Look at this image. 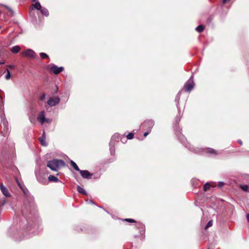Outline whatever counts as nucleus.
<instances>
[{"instance_id": "5", "label": "nucleus", "mask_w": 249, "mask_h": 249, "mask_svg": "<svg viewBox=\"0 0 249 249\" xmlns=\"http://www.w3.org/2000/svg\"><path fill=\"white\" fill-rule=\"evenodd\" d=\"M50 70L55 74H57L64 70L63 67H58L56 65L51 64L49 66Z\"/></svg>"}, {"instance_id": "19", "label": "nucleus", "mask_w": 249, "mask_h": 249, "mask_svg": "<svg viewBox=\"0 0 249 249\" xmlns=\"http://www.w3.org/2000/svg\"><path fill=\"white\" fill-rule=\"evenodd\" d=\"M241 188H242V189L245 191V192H249V186L247 185H242L241 186Z\"/></svg>"}, {"instance_id": "9", "label": "nucleus", "mask_w": 249, "mask_h": 249, "mask_svg": "<svg viewBox=\"0 0 249 249\" xmlns=\"http://www.w3.org/2000/svg\"><path fill=\"white\" fill-rule=\"evenodd\" d=\"M45 139H46L45 134V132L44 131L41 137H40L39 139L41 145L43 146H47V143L46 142Z\"/></svg>"}, {"instance_id": "32", "label": "nucleus", "mask_w": 249, "mask_h": 249, "mask_svg": "<svg viewBox=\"0 0 249 249\" xmlns=\"http://www.w3.org/2000/svg\"><path fill=\"white\" fill-rule=\"evenodd\" d=\"M149 134V132H145L144 133L143 135L144 137H146L147 136V135Z\"/></svg>"}, {"instance_id": "22", "label": "nucleus", "mask_w": 249, "mask_h": 249, "mask_svg": "<svg viewBox=\"0 0 249 249\" xmlns=\"http://www.w3.org/2000/svg\"><path fill=\"white\" fill-rule=\"evenodd\" d=\"M210 187V185L209 183L207 182V183H205V185H204L203 189L205 191H206L209 189Z\"/></svg>"}, {"instance_id": "27", "label": "nucleus", "mask_w": 249, "mask_h": 249, "mask_svg": "<svg viewBox=\"0 0 249 249\" xmlns=\"http://www.w3.org/2000/svg\"><path fill=\"white\" fill-rule=\"evenodd\" d=\"M124 220H125L126 221H128L129 222H135V220H134L133 219H131V218L125 219H124Z\"/></svg>"}, {"instance_id": "8", "label": "nucleus", "mask_w": 249, "mask_h": 249, "mask_svg": "<svg viewBox=\"0 0 249 249\" xmlns=\"http://www.w3.org/2000/svg\"><path fill=\"white\" fill-rule=\"evenodd\" d=\"M0 190L3 195L7 197L10 196L8 189L4 186H3L2 184H1L0 185Z\"/></svg>"}, {"instance_id": "34", "label": "nucleus", "mask_w": 249, "mask_h": 249, "mask_svg": "<svg viewBox=\"0 0 249 249\" xmlns=\"http://www.w3.org/2000/svg\"><path fill=\"white\" fill-rule=\"evenodd\" d=\"M3 111V109L2 108L0 107V114L1 113V112H2Z\"/></svg>"}, {"instance_id": "7", "label": "nucleus", "mask_w": 249, "mask_h": 249, "mask_svg": "<svg viewBox=\"0 0 249 249\" xmlns=\"http://www.w3.org/2000/svg\"><path fill=\"white\" fill-rule=\"evenodd\" d=\"M80 173L83 178H90L92 175L88 170H80Z\"/></svg>"}, {"instance_id": "37", "label": "nucleus", "mask_w": 249, "mask_h": 249, "mask_svg": "<svg viewBox=\"0 0 249 249\" xmlns=\"http://www.w3.org/2000/svg\"><path fill=\"white\" fill-rule=\"evenodd\" d=\"M37 179L39 182H41V180L38 177L37 178Z\"/></svg>"}, {"instance_id": "17", "label": "nucleus", "mask_w": 249, "mask_h": 249, "mask_svg": "<svg viewBox=\"0 0 249 249\" xmlns=\"http://www.w3.org/2000/svg\"><path fill=\"white\" fill-rule=\"evenodd\" d=\"M71 165L74 168V169L75 170L78 171H79L80 170L79 169V168H78V166L77 165V164L73 161L71 160Z\"/></svg>"}, {"instance_id": "41", "label": "nucleus", "mask_w": 249, "mask_h": 249, "mask_svg": "<svg viewBox=\"0 0 249 249\" xmlns=\"http://www.w3.org/2000/svg\"><path fill=\"white\" fill-rule=\"evenodd\" d=\"M1 97L0 96V100H1Z\"/></svg>"}, {"instance_id": "28", "label": "nucleus", "mask_w": 249, "mask_h": 249, "mask_svg": "<svg viewBox=\"0 0 249 249\" xmlns=\"http://www.w3.org/2000/svg\"><path fill=\"white\" fill-rule=\"evenodd\" d=\"M224 183L223 182H220L218 183V186L219 187H222L223 186H224Z\"/></svg>"}, {"instance_id": "13", "label": "nucleus", "mask_w": 249, "mask_h": 249, "mask_svg": "<svg viewBox=\"0 0 249 249\" xmlns=\"http://www.w3.org/2000/svg\"><path fill=\"white\" fill-rule=\"evenodd\" d=\"M120 137V135L118 133H116V134H114L111 138L110 144H114L113 141L116 140L117 139H119Z\"/></svg>"}, {"instance_id": "18", "label": "nucleus", "mask_w": 249, "mask_h": 249, "mask_svg": "<svg viewBox=\"0 0 249 249\" xmlns=\"http://www.w3.org/2000/svg\"><path fill=\"white\" fill-rule=\"evenodd\" d=\"M6 74L5 75V79L7 80H9L11 78V73L8 69L6 70Z\"/></svg>"}, {"instance_id": "14", "label": "nucleus", "mask_w": 249, "mask_h": 249, "mask_svg": "<svg viewBox=\"0 0 249 249\" xmlns=\"http://www.w3.org/2000/svg\"><path fill=\"white\" fill-rule=\"evenodd\" d=\"M48 180L50 181H53V182H59V179L55 176L53 175H50L48 177Z\"/></svg>"}, {"instance_id": "1", "label": "nucleus", "mask_w": 249, "mask_h": 249, "mask_svg": "<svg viewBox=\"0 0 249 249\" xmlns=\"http://www.w3.org/2000/svg\"><path fill=\"white\" fill-rule=\"evenodd\" d=\"M65 165L64 162L62 160H53L49 161L47 163V166L52 170L56 171L60 167Z\"/></svg>"}, {"instance_id": "15", "label": "nucleus", "mask_w": 249, "mask_h": 249, "mask_svg": "<svg viewBox=\"0 0 249 249\" xmlns=\"http://www.w3.org/2000/svg\"><path fill=\"white\" fill-rule=\"evenodd\" d=\"M41 14L46 17H48L49 15L48 10L45 8H42L40 10Z\"/></svg>"}, {"instance_id": "40", "label": "nucleus", "mask_w": 249, "mask_h": 249, "mask_svg": "<svg viewBox=\"0 0 249 249\" xmlns=\"http://www.w3.org/2000/svg\"><path fill=\"white\" fill-rule=\"evenodd\" d=\"M32 0V1H37V0Z\"/></svg>"}, {"instance_id": "33", "label": "nucleus", "mask_w": 249, "mask_h": 249, "mask_svg": "<svg viewBox=\"0 0 249 249\" xmlns=\"http://www.w3.org/2000/svg\"><path fill=\"white\" fill-rule=\"evenodd\" d=\"M114 151V150L112 148H110V152H111V154H113Z\"/></svg>"}, {"instance_id": "39", "label": "nucleus", "mask_w": 249, "mask_h": 249, "mask_svg": "<svg viewBox=\"0 0 249 249\" xmlns=\"http://www.w3.org/2000/svg\"><path fill=\"white\" fill-rule=\"evenodd\" d=\"M179 93L178 94V96H177V97H178V98H179Z\"/></svg>"}, {"instance_id": "20", "label": "nucleus", "mask_w": 249, "mask_h": 249, "mask_svg": "<svg viewBox=\"0 0 249 249\" xmlns=\"http://www.w3.org/2000/svg\"><path fill=\"white\" fill-rule=\"evenodd\" d=\"M39 55H40V57H41V58L43 59H47V58H49V56L46 53H39Z\"/></svg>"}, {"instance_id": "36", "label": "nucleus", "mask_w": 249, "mask_h": 249, "mask_svg": "<svg viewBox=\"0 0 249 249\" xmlns=\"http://www.w3.org/2000/svg\"><path fill=\"white\" fill-rule=\"evenodd\" d=\"M238 142H239L240 144H242V142L241 141H240V140L238 141Z\"/></svg>"}, {"instance_id": "10", "label": "nucleus", "mask_w": 249, "mask_h": 249, "mask_svg": "<svg viewBox=\"0 0 249 249\" xmlns=\"http://www.w3.org/2000/svg\"><path fill=\"white\" fill-rule=\"evenodd\" d=\"M33 8H35L38 10H41V9L42 8L40 3L38 2L37 0L36 1V2L35 4H33L31 5L30 8V11H32L33 9Z\"/></svg>"}, {"instance_id": "29", "label": "nucleus", "mask_w": 249, "mask_h": 249, "mask_svg": "<svg viewBox=\"0 0 249 249\" xmlns=\"http://www.w3.org/2000/svg\"><path fill=\"white\" fill-rule=\"evenodd\" d=\"M8 67L11 68V69H13V68H15V66L14 65H9Z\"/></svg>"}, {"instance_id": "31", "label": "nucleus", "mask_w": 249, "mask_h": 249, "mask_svg": "<svg viewBox=\"0 0 249 249\" xmlns=\"http://www.w3.org/2000/svg\"><path fill=\"white\" fill-rule=\"evenodd\" d=\"M247 219L248 221L249 222V213H248L247 215Z\"/></svg>"}, {"instance_id": "4", "label": "nucleus", "mask_w": 249, "mask_h": 249, "mask_svg": "<svg viewBox=\"0 0 249 249\" xmlns=\"http://www.w3.org/2000/svg\"><path fill=\"white\" fill-rule=\"evenodd\" d=\"M37 120L40 122L41 124H43L45 122L49 124L51 123V119L45 118L44 111H42L40 112L37 117Z\"/></svg>"}, {"instance_id": "23", "label": "nucleus", "mask_w": 249, "mask_h": 249, "mask_svg": "<svg viewBox=\"0 0 249 249\" xmlns=\"http://www.w3.org/2000/svg\"><path fill=\"white\" fill-rule=\"evenodd\" d=\"M213 225V221L210 220L208 222V223L207 224L206 226H205V229H207L209 228V227H211Z\"/></svg>"}, {"instance_id": "11", "label": "nucleus", "mask_w": 249, "mask_h": 249, "mask_svg": "<svg viewBox=\"0 0 249 249\" xmlns=\"http://www.w3.org/2000/svg\"><path fill=\"white\" fill-rule=\"evenodd\" d=\"M143 124L145 126H147L149 128V131H150L151 129L154 125V122L152 120H147L144 122Z\"/></svg>"}, {"instance_id": "38", "label": "nucleus", "mask_w": 249, "mask_h": 249, "mask_svg": "<svg viewBox=\"0 0 249 249\" xmlns=\"http://www.w3.org/2000/svg\"><path fill=\"white\" fill-rule=\"evenodd\" d=\"M4 64V62H0V64Z\"/></svg>"}, {"instance_id": "2", "label": "nucleus", "mask_w": 249, "mask_h": 249, "mask_svg": "<svg viewBox=\"0 0 249 249\" xmlns=\"http://www.w3.org/2000/svg\"><path fill=\"white\" fill-rule=\"evenodd\" d=\"M21 54L23 57H28L31 58H36V54L32 50L30 49H26L21 53Z\"/></svg>"}, {"instance_id": "3", "label": "nucleus", "mask_w": 249, "mask_h": 249, "mask_svg": "<svg viewBox=\"0 0 249 249\" xmlns=\"http://www.w3.org/2000/svg\"><path fill=\"white\" fill-rule=\"evenodd\" d=\"M194 85L193 77L192 76L185 84L183 88L187 92H190L194 88Z\"/></svg>"}, {"instance_id": "26", "label": "nucleus", "mask_w": 249, "mask_h": 249, "mask_svg": "<svg viewBox=\"0 0 249 249\" xmlns=\"http://www.w3.org/2000/svg\"><path fill=\"white\" fill-rule=\"evenodd\" d=\"M40 99L42 101H45L46 99V94L42 93L40 97Z\"/></svg>"}, {"instance_id": "24", "label": "nucleus", "mask_w": 249, "mask_h": 249, "mask_svg": "<svg viewBox=\"0 0 249 249\" xmlns=\"http://www.w3.org/2000/svg\"><path fill=\"white\" fill-rule=\"evenodd\" d=\"M207 152H208L210 154H216V151L214 150L211 148H208L207 149Z\"/></svg>"}, {"instance_id": "12", "label": "nucleus", "mask_w": 249, "mask_h": 249, "mask_svg": "<svg viewBox=\"0 0 249 249\" xmlns=\"http://www.w3.org/2000/svg\"><path fill=\"white\" fill-rule=\"evenodd\" d=\"M11 51L14 53H18L20 50V47L19 46H15L11 48Z\"/></svg>"}, {"instance_id": "21", "label": "nucleus", "mask_w": 249, "mask_h": 249, "mask_svg": "<svg viewBox=\"0 0 249 249\" xmlns=\"http://www.w3.org/2000/svg\"><path fill=\"white\" fill-rule=\"evenodd\" d=\"M196 30L199 33L202 32L204 30V27L202 25H199L196 27Z\"/></svg>"}, {"instance_id": "6", "label": "nucleus", "mask_w": 249, "mask_h": 249, "mask_svg": "<svg viewBox=\"0 0 249 249\" xmlns=\"http://www.w3.org/2000/svg\"><path fill=\"white\" fill-rule=\"evenodd\" d=\"M60 102V98L58 97L50 98L47 102L48 105L53 107L58 104Z\"/></svg>"}, {"instance_id": "25", "label": "nucleus", "mask_w": 249, "mask_h": 249, "mask_svg": "<svg viewBox=\"0 0 249 249\" xmlns=\"http://www.w3.org/2000/svg\"><path fill=\"white\" fill-rule=\"evenodd\" d=\"M134 134L132 133H129L126 136L127 138L129 140L133 139Z\"/></svg>"}, {"instance_id": "30", "label": "nucleus", "mask_w": 249, "mask_h": 249, "mask_svg": "<svg viewBox=\"0 0 249 249\" xmlns=\"http://www.w3.org/2000/svg\"><path fill=\"white\" fill-rule=\"evenodd\" d=\"M18 185L20 187V188L23 191H24L23 188H22V187L21 186L19 182H18Z\"/></svg>"}, {"instance_id": "35", "label": "nucleus", "mask_w": 249, "mask_h": 249, "mask_svg": "<svg viewBox=\"0 0 249 249\" xmlns=\"http://www.w3.org/2000/svg\"><path fill=\"white\" fill-rule=\"evenodd\" d=\"M89 202L90 203V204H94V202L92 201V200H90Z\"/></svg>"}, {"instance_id": "16", "label": "nucleus", "mask_w": 249, "mask_h": 249, "mask_svg": "<svg viewBox=\"0 0 249 249\" xmlns=\"http://www.w3.org/2000/svg\"><path fill=\"white\" fill-rule=\"evenodd\" d=\"M77 191L80 194L87 195L86 191L85 190V189L83 187H80V186H77Z\"/></svg>"}]
</instances>
